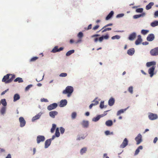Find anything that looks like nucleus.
I'll use <instances>...</instances> for the list:
<instances>
[{
    "mask_svg": "<svg viewBox=\"0 0 158 158\" xmlns=\"http://www.w3.org/2000/svg\"><path fill=\"white\" fill-rule=\"evenodd\" d=\"M73 91V89L72 86H67L65 90L63 91L64 94H67V96L70 97Z\"/></svg>",
    "mask_w": 158,
    "mask_h": 158,
    "instance_id": "1",
    "label": "nucleus"
},
{
    "mask_svg": "<svg viewBox=\"0 0 158 158\" xmlns=\"http://www.w3.org/2000/svg\"><path fill=\"white\" fill-rule=\"evenodd\" d=\"M150 53L152 56L158 55V47L152 49L150 52Z\"/></svg>",
    "mask_w": 158,
    "mask_h": 158,
    "instance_id": "2",
    "label": "nucleus"
},
{
    "mask_svg": "<svg viewBox=\"0 0 158 158\" xmlns=\"http://www.w3.org/2000/svg\"><path fill=\"white\" fill-rule=\"evenodd\" d=\"M45 139V137L43 135H38L37 137V142L39 144L41 142H43Z\"/></svg>",
    "mask_w": 158,
    "mask_h": 158,
    "instance_id": "3",
    "label": "nucleus"
},
{
    "mask_svg": "<svg viewBox=\"0 0 158 158\" xmlns=\"http://www.w3.org/2000/svg\"><path fill=\"white\" fill-rule=\"evenodd\" d=\"M57 106V104L56 103H53L50 104L47 107V109L49 110H51L56 108Z\"/></svg>",
    "mask_w": 158,
    "mask_h": 158,
    "instance_id": "4",
    "label": "nucleus"
},
{
    "mask_svg": "<svg viewBox=\"0 0 158 158\" xmlns=\"http://www.w3.org/2000/svg\"><path fill=\"white\" fill-rule=\"evenodd\" d=\"M142 136L141 135L139 134L136 137L135 139L137 142L136 144L138 145L140 144L142 141Z\"/></svg>",
    "mask_w": 158,
    "mask_h": 158,
    "instance_id": "5",
    "label": "nucleus"
},
{
    "mask_svg": "<svg viewBox=\"0 0 158 158\" xmlns=\"http://www.w3.org/2000/svg\"><path fill=\"white\" fill-rule=\"evenodd\" d=\"M158 117L156 114L150 113L148 115L149 119L151 120H154L157 118Z\"/></svg>",
    "mask_w": 158,
    "mask_h": 158,
    "instance_id": "6",
    "label": "nucleus"
},
{
    "mask_svg": "<svg viewBox=\"0 0 158 158\" xmlns=\"http://www.w3.org/2000/svg\"><path fill=\"white\" fill-rule=\"evenodd\" d=\"M19 120L20 123V127H23L26 124V121L24 118L23 117H21L19 118Z\"/></svg>",
    "mask_w": 158,
    "mask_h": 158,
    "instance_id": "7",
    "label": "nucleus"
},
{
    "mask_svg": "<svg viewBox=\"0 0 158 158\" xmlns=\"http://www.w3.org/2000/svg\"><path fill=\"white\" fill-rule=\"evenodd\" d=\"M64 49L63 47H60L59 49L58 48V46H56L53 49L51 52L53 53H55L57 52H59L62 51Z\"/></svg>",
    "mask_w": 158,
    "mask_h": 158,
    "instance_id": "8",
    "label": "nucleus"
},
{
    "mask_svg": "<svg viewBox=\"0 0 158 158\" xmlns=\"http://www.w3.org/2000/svg\"><path fill=\"white\" fill-rule=\"evenodd\" d=\"M128 141L126 138H125L123 140V143L121 144L120 147L122 148H124L128 144Z\"/></svg>",
    "mask_w": 158,
    "mask_h": 158,
    "instance_id": "9",
    "label": "nucleus"
},
{
    "mask_svg": "<svg viewBox=\"0 0 158 158\" xmlns=\"http://www.w3.org/2000/svg\"><path fill=\"white\" fill-rule=\"evenodd\" d=\"M155 68V66H152L151 68H150L148 70V72L150 75V76L152 77L153 75L154 71Z\"/></svg>",
    "mask_w": 158,
    "mask_h": 158,
    "instance_id": "10",
    "label": "nucleus"
},
{
    "mask_svg": "<svg viewBox=\"0 0 158 158\" xmlns=\"http://www.w3.org/2000/svg\"><path fill=\"white\" fill-rule=\"evenodd\" d=\"M9 75L10 74H8L4 76L3 78L2 79V81L3 82H5V83H7V81L9 79Z\"/></svg>",
    "mask_w": 158,
    "mask_h": 158,
    "instance_id": "11",
    "label": "nucleus"
},
{
    "mask_svg": "<svg viewBox=\"0 0 158 158\" xmlns=\"http://www.w3.org/2000/svg\"><path fill=\"white\" fill-rule=\"evenodd\" d=\"M67 102L66 99L62 100L60 102L59 106L63 107L65 106L67 104Z\"/></svg>",
    "mask_w": 158,
    "mask_h": 158,
    "instance_id": "12",
    "label": "nucleus"
},
{
    "mask_svg": "<svg viewBox=\"0 0 158 158\" xmlns=\"http://www.w3.org/2000/svg\"><path fill=\"white\" fill-rule=\"evenodd\" d=\"M155 36L154 34H151L148 35L147 38V40L148 41H152L154 39Z\"/></svg>",
    "mask_w": 158,
    "mask_h": 158,
    "instance_id": "13",
    "label": "nucleus"
},
{
    "mask_svg": "<svg viewBox=\"0 0 158 158\" xmlns=\"http://www.w3.org/2000/svg\"><path fill=\"white\" fill-rule=\"evenodd\" d=\"M58 113L56 111H51L49 112V114L51 117L54 118H55V116Z\"/></svg>",
    "mask_w": 158,
    "mask_h": 158,
    "instance_id": "14",
    "label": "nucleus"
},
{
    "mask_svg": "<svg viewBox=\"0 0 158 158\" xmlns=\"http://www.w3.org/2000/svg\"><path fill=\"white\" fill-rule=\"evenodd\" d=\"M156 64V62L154 61H152L150 62H148L146 64L147 67H150L151 66H155Z\"/></svg>",
    "mask_w": 158,
    "mask_h": 158,
    "instance_id": "15",
    "label": "nucleus"
},
{
    "mask_svg": "<svg viewBox=\"0 0 158 158\" xmlns=\"http://www.w3.org/2000/svg\"><path fill=\"white\" fill-rule=\"evenodd\" d=\"M145 15V13L144 12L142 13L139 15H135L133 16V18L134 19H137L141 17H143Z\"/></svg>",
    "mask_w": 158,
    "mask_h": 158,
    "instance_id": "16",
    "label": "nucleus"
},
{
    "mask_svg": "<svg viewBox=\"0 0 158 158\" xmlns=\"http://www.w3.org/2000/svg\"><path fill=\"white\" fill-rule=\"evenodd\" d=\"M142 41V39H141V36L140 35H139L138 36V38L135 42V44L136 45L139 44Z\"/></svg>",
    "mask_w": 158,
    "mask_h": 158,
    "instance_id": "17",
    "label": "nucleus"
},
{
    "mask_svg": "<svg viewBox=\"0 0 158 158\" xmlns=\"http://www.w3.org/2000/svg\"><path fill=\"white\" fill-rule=\"evenodd\" d=\"M41 114L42 113H39L38 114H36V115L32 118V122H34L35 121L39 119Z\"/></svg>",
    "mask_w": 158,
    "mask_h": 158,
    "instance_id": "18",
    "label": "nucleus"
},
{
    "mask_svg": "<svg viewBox=\"0 0 158 158\" xmlns=\"http://www.w3.org/2000/svg\"><path fill=\"white\" fill-rule=\"evenodd\" d=\"M136 36V33L133 32L130 35L128 39L130 40H133L135 38Z\"/></svg>",
    "mask_w": 158,
    "mask_h": 158,
    "instance_id": "19",
    "label": "nucleus"
},
{
    "mask_svg": "<svg viewBox=\"0 0 158 158\" xmlns=\"http://www.w3.org/2000/svg\"><path fill=\"white\" fill-rule=\"evenodd\" d=\"M51 143V141L49 139L47 140L45 143V148H48L50 145Z\"/></svg>",
    "mask_w": 158,
    "mask_h": 158,
    "instance_id": "20",
    "label": "nucleus"
},
{
    "mask_svg": "<svg viewBox=\"0 0 158 158\" xmlns=\"http://www.w3.org/2000/svg\"><path fill=\"white\" fill-rule=\"evenodd\" d=\"M81 124L82 125L83 127L84 128H87L89 126L88 122L87 121L84 120L81 123Z\"/></svg>",
    "mask_w": 158,
    "mask_h": 158,
    "instance_id": "21",
    "label": "nucleus"
},
{
    "mask_svg": "<svg viewBox=\"0 0 158 158\" xmlns=\"http://www.w3.org/2000/svg\"><path fill=\"white\" fill-rule=\"evenodd\" d=\"M114 99L113 98H111L108 101V104L110 106H112L114 104Z\"/></svg>",
    "mask_w": 158,
    "mask_h": 158,
    "instance_id": "22",
    "label": "nucleus"
},
{
    "mask_svg": "<svg viewBox=\"0 0 158 158\" xmlns=\"http://www.w3.org/2000/svg\"><path fill=\"white\" fill-rule=\"evenodd\" d=\"M135 50L134 48H131L128 50L127 53L129 55H132L134 53Z\"/></svg>",
    "mask_w": 158,
    "mask_h": 158,
    "instance_id": "23",
    "label": "nucleus"
},
{
    "mask_svg": "<svg viewBox=\"0 0 158 158\" xmlns=\"http://www.w3.org/2000/svg\"><path fill=\"white\" fill-rule=\"evenodd\" d=\"M9 77V79L8 80L7 82L9 83L11 82L14 80L15 77V76L14 75L10 74Z\"/></svg>",
    "mask_w": 158,
    "mask_h": 158,
    "instance_id": "24",
    "label": "nucleus"
},
{
    "mask_svg": "<svg viewBox=\"0 0 158 158\" xmlns=\"http://www.w3.org/2000/svg\"><path fill=\"white\" fill-rule=\"evenodd\" d=\"M99 36L100 35L99 34H95L92 35L91 37L92 38H94V40L95 42H97L98 40V39L96 37Z\"/></svg>",
    "mask_w": 158,
    "mask_h": 158,
    "instance_id": "25",
    "label": "nucleus"
},
{
    "mask_svg": "<svg viewBox=\"0 0 158 158\" xmlns=\"http://www.w3.org/2000/svg\"><path fill=\"white\" fill-rule=\"evenodd\" d=\"M20 98V96L18 94H15L14 96V100L13 101L14 102H15L19 100Z\"/></svg>",
    "mask_w": 158,
    "mask_h": 158,
    "instance_id": "26",
    "label": "nucleus"
},
{
    "mask_svg": "<svg viewBox=\"0 0 158 158\" xmlns=\"http://www.w3.org/2000/svg\"><path fill=\"white\" fill-rule=\"evenodd\" d=\"M114 13V11H111L106 17V20H108L110 19L113 15Z\"/></svg>",
    "mask_w": 158,
    "mask_h": 158,
    "instance_id": "27",
    "label": "nucleus"
},
{
    "mask_svg": "<svg viewBox=\"0 0 158 158\" xmlns=\"http://www.w3.org/2000/svg\"><path fill=\"white\" fill-rule=\"evenodd\" d=\"M154 4V3L153 2H150L148 5L146 6V9L147 10H148L150 9L152 6H153Z\"/></svg>",
    "mask_w": 158,
    "mask_h": 158,
    "instance_id": "28",
    "label": "nucleus"
},
{
    "mask_svg": "<svg viewBox=\"0 0 158 158\" xmlns=\"http://www.w3.org/2000/svg\"><path fill=\"white\" fill-rule=\"evenodd\" d=\"M128 108H127L124 109H121L119 110H118L117 113V116L121 114H122Z\"/></svg>",
    "mask_w": 158,
    "mask_h": 158,
    "instance_id": "29",
    "label": "nucleus"
},
{
    "mask_svg": "<svg viewBox=\"0 0 158 158\" xmlns=\"http://www.w3.org/2000/svg\"><path fill=\"white\" fill-rule=\"evenodd\" d=\"M143 149V147L142 146H139L138 148L136 150L135 155H137L139 153V150H141Z\"/></svg>",
    "mask_w": 158,
    "mask_h": 158,
    "instance_id": "30",
    "label": "nucleus"
},
{
    "mask_svg": "<svg viewBox=\"0 0 158 158\" xmlns=\"http://www.w3.org/2000/svg\"><path fill=\"white\" fill-rule=\"evenodd\" d=\"M106 124L107 126H111L113 124L112 121L111 120H108L106 122Z\"/></svg>",
    "mask_w": 158,
    "mask_h": 158,
    "instance_id": "31",
    "label": "nucleus"
},
{
    "mask_svg": "<svg viewBox=\"0 0 158 158\" xmlns=\"http://www.w3.org/2000/svg\"><path fill=\"white\" fill-rule=\"evenodd\" d=\"M6 108L5 106L2 107L1 109L0 112L2 114H4L6 111Z\"/></svg>",
    "mask_w": 158,
    "mask_h": 158,
    "instance_id": "32",
    "label": "nucleus"
},
{
    "mask_svg": "<svg viewBox=\"0 0 158 158\" xmlns=\"http://www.w3.org/2000/svg\"><path fill=\"white\" fill-rule=\"evenodd\" d=\"M151 25L152 27H155L158 25V21H156L152 22L151 24Z\"/></svg>",
    "mask_w": 158,
    "mask_h": 158,
    "instance_id": "33",
    "label": "nucleus"
},
{
    "mask_svg": "<svg viewBox=\"0 0 158 158\" xmlns=\"http://www.w3.org/2000/svg\"><path fill=\"white\" fill-rule=\"evenodd\" d=\"M14 81L15 82L18 81L19 83L23 82L22 79L21 78L19 77L16 78L14 80Z\"/></svg>",
    "mask_w": 158,
    "mask_h": 158,
    "instance_id": "34",
    "label": "nucleus"
},
{
    "mask_svg": "<svg viewBox=\"0 0 158 158\" xmlns=\"http://www.w3.org/2000/svg\"><path fill=\"white\" fill-rule=\"evenodd\" d=\"M74 52V50H72L68 51L66 54L67 56H69Z\"/></svg>",
    "mask_w": 158,
    "mask_h": 158,
    "instance_id": "35",
    "label": "nucleus"
},
{
    "mask_svg": "<svg viewBox=\"0 0 158 158\" xmlns=\"http://www.w3.org/2000/svg\"><path fill=\"white\" fill-rule=\"evenodd\" d=\"M1 102L4 106H6L7 103L5 99H2L1 101Z\"/></svg>",
    "mask_w": 158,
    "mask_h": 158,
    "instance_id": "36",
    "label": "nucleus"
},
{
    "mask_svg": "<svg viewBox=\"0 0 158 158\" xmlns=\"http://www.w3.org/2000/svg\"><path fill=\"white\" fill-rule=\"evenodd\" d=\"M87 151V148H83L80 150V153L81 154H83L85 153Z\"/></svg>",
    "mask_w": 158,
    "mask_h": 158,
    "instance_id": "37",
    "label": "nucleus"
},
{
    "mask_svg": "<svg viewBox=\"0 0 158 158\" xmlns=\"http://www.w3.org/2000/svg\"><path fill=\"white\" fill-rule=\"evenodd\" d=\"M55 135L56 137H59L60 135V133L59 132V129L58 128H57L56 129Z\"/></svg>",
    "mask_w": 158,
    "mask_h": 158,
    "instance_id": "38",
    "label": "nucleus"
},
{
    "mask_svg": "<svg viewBox=\"0 0 158 158\" xmlns=\"http://www.w3.org/2000/svg\"><path fill=\"white\" fill-rule=\"evenodd\" d=\"M149 31L148 30H142L141 31V33L143 35H145L147 34L148 32Z\"/></svg>",
    "mask_w": 158,
    "mask_h": 158,
    "instance_id": "39",
    "label": "nucleus"
},
{
    "mask_svg": "<svg viewBox=\"0 0 158 158\" xmlns=\"http://www.w3.org/2000/svg\"><path fill=\"white\" fill-rule=\"evenodd\" d=\"M56 124H53L52 125V127L51 129V133H53L54 132V130L56 129Z\"/></svg>",
    "mask_w": 158,
    "mask_h": 158,
    "instance_id": "40",
    "label": "nucleus"
},
{
    "mask_svg": "<svg viewBox=\"0 0 158 158\" xmlns=\"http://www.w3.org/2000/svg\"><path fill=\"white\" fill-rule=\"evenodd\" d=\"M101 117H102L101 116H100V115H98L97 117L93 118V121L95 122L97 121Z\"/></svg>",
    "mask_w": 158,
    "mask_h": 158,
    "instance_id": "41",
    "label": "nucleus"
},
{
    "mask_svg": "<svg viewBox=\"0 0 158 158\" xmlns=\"http://www.w3.org/2000/svg\"><path fill=\"white\" fill-rule=\"evenodd\" d=\"M77 36L80 39H81L83 36V33L81 32H80L78 33Z\"/></svg>",
    "mask_w": 158,
    "mask_h": 158,
    "instance_id": "42",
    "label": "nucleus"
},
{
    "mask_svg": "<svg viewBox=\"0 0 158 158\" xmlns=\"http://www.w3.org/2000/svg\"><path fill=\"white\" fill-rule=\"evenodd\" d=\"M111 30V28L110 27L108 28H105L103 30H102V32L103 33L105 32H106L107 31H110Z\"/></svg>",
    "mask_w": 158,
    "mask_h": 158,
    "instance_id": "43",
    "label": "nucleus"
},
{
    "mask_svg": "<svg viewBox=\"0 0 158 158\" xmlns=\"http://www.w3.org/2000/svg\"><path fill=\"white\" fill-rule=\"evenodd\" d=\"M113 25V24L112 23H109L108 24H107L104 27H103L102 28L101 30H100V31H98V32L100 31H102V30H103V29H104L105 28H106L107 27H108V26H112Z\"/></svg>",
    "mask_w": 158,
    "mask_h": 158,
    "instance_id": "44",
    "label": "nucleus"
},
{
    "mask_svg": "<svg viewBox=\"0 0 158 158\" xmlns=\"http://www.w3.org/2000/svg\"><path fill=\"white\" fill-rule=\"evenodd\" d=\"M128 91L131 94L133 93V87L132 86H131L129 87L128 89Z\"/></svg>",
    "mask_w": 158,
    "mask_h": 158,
    "instance_id": "45",
    "label": "nucleus"
},
{
    "mask_svg": "<svg viewBox=\"0 0 158 158\" xmlns=\"http://www.w3.org/2000/svg\"><path fill=\"white\" fill-rule=\"evenodd\" d=\"M143 9L142 8L137 9L136 10V12L137 13H143Z\"/></svg>",
    "mask_w": 158,
    "mask_h": 158,
    "instance_id": "46",
    "label": "nucleus"
},
{
    "mask_svg": "<svg viewBox=\"0 0 158 158\" xmlns=\"http://www.w3.org/2000/svg\"><path fill=\"white\" fill-rule=\"evenodd\" d=\"M76 116H77V114H76V112H73L72 113V115H71V117H72V118L73 119H75L76 118Z\"/></svg>",
    "mask_w": 158,
    "mask_h": 158,
    "instance_id": "47",
    "label": "nucleus"
},
{
    "mask_svg": "<svg viewBox=\"0 0 158 158\" xmlns=\"http://www.w3.org/2000/svg\"><path fill=\"white\" fill-rule=\"evenodd\" d=\"M38 57L36 56L32 58L30 60V61L31 62H33V61H35L36 60L38 59Z\"/></svg>",
    "mask_w": 158,
    "mask_h": 158,
    "instance_id": "48",
    "label": "nucleus"
},
{
    "mask_svg": "<svg viewBox=\"0 0 158 158\" xmlns=\"http://www.w3.org/2000/svg\"><path fill=\"white\" fill-rule=\"evenodd\" d=\"M120 38V36L118 35H116L112 37L111 39L114 40L115 39H119Z\"/></svg>",
    "mask_w": 158,
    "mask_h": 158,
    "instance_id": "49",
    "label": "nucleus"
},
{
    "mask_svg": "<svg viewBox=\"0 0 158 158\" xmlns=\"http://www.w3.org/2000/svg\"><path fill=\"white\" fill-rule=\"evenodd\" d=\"M67 75V74L66 73H62L59 75L61 77H65Z\"/></svg>",
    "mask_w": 158,
    "mask_h": 158,
    "instance_id": "50",
    "label": "nucleus"
},
{
    "mask_svg": "<svg viewBox=\"0 0 158 158\" xmlns=\"http://www.w3.org/2000/svg\"><path fill=\"white\" fill-rule=\"evenodd\" d=\"M60 130L61 133V134H63L64 133V132L65 129L63 127H61L60 128Z\"/></svg>",
    "mask_w": 158,
    "mask_h": 158,
    "instance_id": "51",
    "label": "nucleus"
},
{
    "mask_svg": "<svg viewBox=\"0 0 158 158\" xmlns=\"http://www.w3.org/2000/svg\"><path fill=\"white\" fill-rule=\"evenodd\" d=\"M104 102H101L100 105V107L102 109L104 107Z\"/></svg>",
    "mask_w": 158,
    "mask_h": 158,
    "instance_id": "52",
    "label": "nucleus"
},
{
    "mask_svg": "<svg viewBox=\"0 0 158 158\" xmlns=\"http://www.w3.org/2000/svg\"><path fill=\"white\" fill-rule=\"evenodd\" d=\"M85 138V137L84 135H83L82 136H79L78 138H77V140H80L81 139H84Z\"/></svg>",
    "mask_w": 158,
    "mask_h": 158,
    "instance_id": "53",
    "label": "nucleus"
},
{
    "mask_svg": "<svg viewBox=\"0 0 158 158\" xmlns=\"http://www.w3.org/2000/svg\"><path fill=\"white\" fill-rule=\"evenodd\" d=\"M32 86V85H27L25 88V90L26 91L28 90L30 88H31Z\"/></svg>",
    "mask_w": 158,
    "mask_h": 158,
    "instance_id": "54",
    "label": "nucleus"
},
{
    "mask_svg": "<svg viewBox=\"0 0 158 158\" xmlns=\"http://www.w3.org/2000/svg\"><path fill=\"white\" fill-rule=\"evenodd\" d=\"M99 25H96L92 29L93 30L95 31L97 29L99 28Z\"/></svg>",
    "mask_w": 158,
    "mask_h": 158,
    "instance_id": "55",
    "label": "nucleus"
},
{
    "mask_svg": "<svg viewBox=\"0 0 158 158\" xmlns=\"http://www.w3.org/2000/svg\"><path fill=\"white\" fill-rule=\"evenodd\" d=\"M124 15V14H121L118 15L116 16V18H119L123 17Z\"/></svg>",
    "mask_w": 158,
    "mask_h": 158,
    "instance_id": "56",
    "label": "nucleus"
},
{
    "mask_svg": "<svg viewBox=\"0 0 158 158\" xmlns=\"http://www.w3.org/2000/svg\"><path fill=\"white\" fill-rule=\"evenodd\" d=\"M109 110H106V111H104V114H103L100 115V116H101L102 117L103 116H104L106 115L107 114V113H106V112H108Z\"/></svg>",
    "mask_w": 158,
    "mask_h": 158,
    "instance_id": "57",
    "label": "nucleus"
},
{
    "mask_svg": "<svg viewBox=\"0 0 158 158\" xmlns=\"http://www.w3.org/2000/svg\"><path fill=\"white\" fill-rule=\"evenodd\" d=\"M92 25L91 24H89L87 28H85V29L87 30H90L92 28Z\"/></svg>",
    "mask_w": 158,
    "mask_h": 158,
    "instance_id": "58",
    "label": "nucleus"
},
{
    "mask_svg": "<svg viewBox=\"0 0 158 158\" xmlns=\"http://www.w3.org/2000/svg\"><path fill=\"white\" fill-rule=\"evenodd\" d=\"M102 36L103 37V39L106 40L108 39L109 38V36L108 34H106L104 36Z\"/></svg>",
    "mask_w": 158,
    "mask_h": 158,
    "instance_id": "59",
    "label": "nucleus"
},
{
    "mask_svg": "<svg viewBox=\"0 0 158 158\" xmlns=\"http://www.w3.org/2000/svg\"><path fill=\"white\" fill-rule=\"evenodd\" d=\"M41 102H48V100L47 99H45L44 98H42L41 99Z\"/></svg>",
    "mask_w": 158,
    "mask_h": 158,
    "instance_id": "60",
    "label": "nucleus"
},
{
    "mask_svg": "<svg viewBox=\"0 0 158 158\" xmlns=\"http://www.w3.org/2000/svg\"><path fill=\"white\" fill-rule=\"evenodd\" d=\"M93 102H94L93 103L94 104H95V105H95V106L97 105L98 103V101H96L95 100H94L93 101Z\"/></svg>",
    "mask_w": 158,
    "mask_h": 158,
    "instance_id": "61",
    "label": "nucleus"
},
{
    "mask_svg": "<svg viewBox=\"0 0 158 158\" xmlns=\"http://www.w3.org/2000/svg\"><path fill=\"white\" fill-rule=\"evenodd\" d=\"M103 37L102 36L101 37H99L98 39V40L100 42H101L103 40Z\"/></svg>",
    "mask_w": 158,
    "mask_h": 158,
    "instance_id": "62",
    "label": "nucleus"
},
{
    "mask_svg": "<svg viewBox=\"0 0 158 158\" xmlns=\"http://www.w3.org/2000/svg\"><path fill=\"white\" fill-rule=\"evenodd\" d=\"M154 17H158V11H156L154 13Z\"/></svg>",
    "mask_w": 158,
    "mask_h": 158,
    "instance_id": "63",
    "label": "nucleus"
},
{
    "mask_svg": "<svg viewBox=\"0 0 158 158\" xmlns=\"http://www.w3.org/2000/svg\"><path fill=\"white\" fill-rule=\"evenodd\" d=\"M9 90V89H6V90H5L4 91H3L2 92V93L1 94V95H3L5 93L7 92V91L8 90Z\"/></svg>",
    "mask_w": 158,
    "mask_h": 158,
    "instance_id": "64",
    "label": "nucleus"
}]
</instances>
